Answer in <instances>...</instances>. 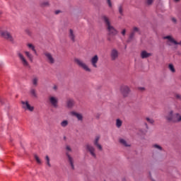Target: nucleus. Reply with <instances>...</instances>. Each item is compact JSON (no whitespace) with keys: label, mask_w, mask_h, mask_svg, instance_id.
<instances>
[{"label":"nucleus","mask_w":181,"mask_h":181,"mask_svg":"<svg viewBox=\"0 0 181 181\" xmlns=\"http://www.w3.org/2000/svg\"><path fill=\"white\" fill-rule=\"evenodd\" d=\"M0 103H2V99L0 98Z\"/></svg>","instance_id":"49530a36"},{"label":"nucleus","mask_w":181,"mask_h":181,"mask_svg":"<svg viewBox=\"0 0 181 181\" xmlns=\"http://www.w3.org/2000/svg\"><path fill=\"white\" fill-rule=\"evenodd\" d=\"M107 2L109 8H112V3L111 2V0H107Z\"/></svg>","instance_id":"c9c22d12"},{"label":"nucleus","mask_w":181,"mask_h":181,"mask_svg":"<svg viewBox=\"0 0 181 181\" xmlns=\"http://www.w3.org/2000/svg\"><path fill=\"white\" fill-rule=\"evenodd\" d=\"M66 156L67 157L68 162L71 165V169H74V159L73 158V157H71V156H70V153H69V152H71L72 151L71 147L70 146H66Z\"/></svg>","instance_id":"20e7f679"},{"label":"nucleus","mask_w":181,"mask_h":181,"mask_svg":"<svg viewBox=\"0 0 181 181\" xmlns=\"http://www.w3.org/2000/svg\"><path fill=\"white\" fill-rule=\"evenodd\" d=\"M0 36L6 40H8V42H13V37H12L11 33L8 31H3L0 30Z\"/></svg>","instance_id":"0eeeda50"},{"label":"nucleus","mask_w":181,"mask_h":181,"mask_svg":"<svg viewBox=\"0 0 181 181\" xmlns=\"http://www.w3.org/2000/svg\"><path fill=\"white\" fill-rule=\"evenodd\" d=\"M120 90L124 97H128V94H129V92L131 91V90H129V87L127 86H122L120 88Z\"/></svg>","instance_id":"4468645a"},{"label":"nucleus","mask_w":181,"mask_h":181,"mask_svg":"<svg viewBox=\"0 0 181 181\" xmlns=\"http://www.w3.org/2000/svg\"><path fill=\"white\" fill-rule=\"evenodd\" d=\"M119 56V52H118V49L115 48L112 49L110 52L111 60H117Z\"/></svg>","instance_id":"f8f14e48"},{"label":"nucleus","mask_w":181,"mask_h":181,"mask_svg":"<svg viewBox=\"0 0 181 181\" xmlns=\"http://www.w3.org/2000/svg\"><path fill=\"white\" fill-rule=\"evenodd\" d=\"M165 119L168 122H173L174 124H177L179 122H181V114L179 112L175 113L173 110H170L165 116Z\"/></svg>","instance_id":"f03ea898"},{"label":"nucleus","mask_w":181,"mask_h":181,"mask_svg":"<svg viewBox=\"0 0 181 181\" xmlns=\"http://www.w3.org/2000/svg\"><path fill=\"white\" fill-rule=\"evenodd\" d=\"M153 148H154V149H157V151H163V148L162 146H160V145L158 144H153Z\"/></svg>","instance_id":"c85d7f7f"},{"label":"nucleus","mask_w":181,"mask_h":181,"mask_svg":"<svg viewBox=\"0 0 181 181\" xmlns=\"http://www.w3.org/2000/svg\"><path fill=\"white\" fill-rule=\"evenodd\" d=\"M61 127H62V128H66V127H67L69 125V121L68 120H63L61 124H60Z\"/></svg>","instance_id":"a878e982"},{"label":"nucleus","mask_w":181,"mask_h":181,"mask_svg":"<svg viewBox=\"0 0 181 181\" xmlns=\"http://www.w3.org/2000/svg\"><path fill=\"white\" fill-rule=\"evenodd\" d=\"M132 31L135 33H138V32H139V28H138L137 27H134Z\"/></svg>","instance_id":"f704fd0d"},{"label":"nucleus","mask_w":181,"mask_h":181,"mask_svg":"<svg viewBox=\"0 0 181 181\" xmlns=\"http://www.w3.org/2000/svg\"><path fill=\"white\" fill-rule=\"evenodd\" d=\"M98 55H94L91 59H90V64H92L93 67L95 69H97L98 66L97 65V63H98Z\"/></svg>","instance_id":"2eb2a0df"},{"label":"nucleus","mask_w":181,"mask_h":181,"mask_svg":"<svg viewBox=\"0 0 181 181\" xmlns=\"http://www.w3.org/2000/svg\"><path fill=\"white\" fill-rule=\"evenodd\" d=\"M173 22H176V19L173 18Z\"/></svg>","instance_id":"c03bdc74"},{"label":"nucleus","mask_w":181,"mask_h":181,"mask_svg":"<svg viewBox=\"0 0 181 181\" xmlns=\"http://www.w3.org/2000/svg\"><path fill=\"white\" fill-rule=\"evenodd\" d=\"M127 33V30H125V29H124V30H122V35H123V36H125V34Z\"/></svg>","instance_id":"a19ab883"},{"label":"nucleus","mask_w":181,"mask_h":181,"mask_svg":"<svg viewBox=\"0 0 181 181\" xmlns=\"http://www.w3.org/2000/svg\"><path fill=\"white\" fill-rule=\"evenodd\" d=\"M152 56V53H149L146 51H142L141 52V59H148V57H151Z\"/></svg>","instance_id":"6ab92c4d"},{"label":"nucleus","mask_w":181,"mask_h":181,"mask_svg":"<svg viewBox=\"0 0 181 181\" xmlns=\"http://www.w3.org/2000/svg\"><path fill=\"white\" fill-rule=\"evenodd\" d=\"M175 98H177V100H181V95L179 94H176L175 95Z\"/></svg>","instance_id":"58836bf2"},{"label":"nucleus","mask_w":181,"mask_h":181,"mask_svg":"<svg viewBox=\"0 0 181 181\" xmlns=\"http://www.w3.org/2000/svg\"><path fill=\"white\" fill-rule=\"evenodd\" d=\"M146 2L147 5H152V4H153V0H146Z\"/></svg>","instance_id":"e433bc0d"},{"label":"nucleus","mask_w":181,"mask_h":181,"mask_svg":"<svg viewBox=\"0 0 181 181\" xmlns=\"http://www.w3.org/2000/svg\"><path fill=\"white\" fill-rule=\"evenodd\" d=\"M103 20L106 25L107 32L109 37H107L108 42H112L114 40V37H112L111 36H116V35H118V30L114 28V26L111 25V21H110V18L107 16H103Z\"/></svg>","instance_id":"f257e3e1"},{"label":"nucleus","mask_w":181,"mask_h":181,"mask_svg":"<svg viewBox=\"0 0 181 181\" xmlns=\"http://www.w3.org/2000/svg\"><path fill=\"white\" fill-rule=\"evenodd\" d=\"M86 149L89 152V153H90L93 158H97V154H95V148H94L93 146L88 144L86 145Z\"/></svg>","instance_id":"6e6552de"},{"label":"nucleus","mask_w":181,"mask_h":181,"mask_svg":"<svg viewBox=\"0 0 181 181\" xmlns=\"http://www.w3.org/2000/svg\"><path fill=\"white\" fill-rule=\"evenodd\" d=\"M139 90H140V91H145V88L144 87H139Z\"/></svg>","instance_id":"79ce46f5"},{"label":"nucleus","mask_w":181,"mask_h":181,"mask_svg":"<svg viewBox=\"0 0 181 181\" xmlns=\"http://www.w3.org/2000/svg\"><path fill=\"white\" fill-rule=\"evenodd\" d=\"M31 83L34 87H37L39 84V77L34 76L31 80Z\"/></svg>","instance_id":"a211bd4d"},{"label":"nucleus","mask_w":181,"mask_h":181,"mask_svg":"<svg viewBox=\"0 0 181 181\" xmlns=\"http://www.w3.org/2000/svg\"><path fill=\"white\" fill-rule=\"evenodd\" d=\"M76 102L73 99H68L66 101V105L68 108H73Z\"/></svg>","instance_id":"aec40b11"},{"label":"nucleus","mask_w":181,"mask_h":181,"mask_svg":"<svg viewBox=\"0 0 181 181\" xmlns=\"http://www.w3.org/2000/svg\"><path fill=\"white\" fill-rule=\"evenodd\" d=\"M118 9L120 15H124V7L122 6V4L119 5Z\"/></svg>","instance_id":"c756f323"},{"label":"nucleus","mask_w":181,"mask_h":181,"mask_svg":"<svg viewBox=\"0 0 181 181\" xmlns=\"http://www.w3.org/2000/svg\"><path fill=\"white\" fill-rule=\"evenodd\" d=\"M25 33H27V35H29V36L32 35V32H30L29 30H25Z\"/></svg>","instance_id":"ea45409f"},{"label":"nucleus","mask_w":181,"mask_h":181,"mask_svg":"<svg viewBox=\"0 0 181 181\" xmlns=\"http://www.w3.org/2000/svg\"><path fill=\"white\" fill-rule=\"evenodd\" d=\"M69 37L73 42H76V32H74V30L70 29L69 33Z\"/></svg>","instance_id":"f3484780"},{"label":"nucleus","mask_w":181,"mask_h":181,"mask_svg":"<svg viewBox=\"0 0 181 181\" xmlns=\"http://www.w3.org/2000/svg\"><path fill=\"white\" fill-rule=\"evenodd\" d=\"M2 15V12L0 11V16Z\"/></svg>","instance_id":"de8ad7c7"},{"label":"nucleus","mask_w":181,"mask_h":181,"mask_svg":"<svg viewBox=\"0 0 181 181\" xmlns=\"http://www.w3.org/2000/svg\"><path fill=\"white\" fill-rule=\"evenodd\" d=\"M50 3H49V1H44L41 3V6H42L43 8L46 7V6H49Z\"/></svg>","instance_id":"cd10ccee"},{"label":"nucleus","mask_w":181,"mask_h":181,"mask_svg":"<svg viewBox=\"0 0 181 181\" xmlns=\"http://www.w3.org/2000/svg\"><path fill=\"white\" fill-rule=\"evenodd\" d=\"M164 39H167V45L168 46H173V45H177V41L173 39V37L170 35H168L164 37Z\"/></svg>","instance_id":"ddd939ff"},{"label":"nucleus","mask_w":181,"mask_h":181,"mask_svg":"<svg viewBox=\"0 0 181 181\" xmlns=\"http://www.w3.org/2000/svg\"><path fill=\"white\" fill-rule=\"evenodd\" d=\"M26 57L28 59V60H30V62H31V63L33 62V55L32 54H30V52H29L28 51H25L24 52Z\"/></svg>","instance_id":"4be33fe9"},{"label":"nucleus","mask_w":181,"mask_h":181,"mask_svg":"<svg viewBox=\"0 0 181 181\" xmlns=\"http://www.w3.org/2000/svg\"><path fill=\"white\" fill-rule=\"evenodd\" d=\"M59 88V87L57 85H54L52 88V89L54 90V91H57V89Z\"/></svg>","instance_id":"4c0bfd02"},{"label":"nucleus","mask_w":181,"mask_h":181,"mask_svg":"<svg viewBox=\"0 0 181 181\" xmlns=\"http://www.w3.org/2000/svg\"><path fill=\"white\" fill-rule=\"evenodd\" d=\"M48 103L53 108L59 107V98L54 95H49L48 97Z\"/></svg>","instance_id":"39448f33"},{"label":"nucleus","mask_w":181,"mask_h":181,"mask_svg":"<svg viewBox=\"0 0 181 181\" xmlns=\"http://www.w3.org/2000/svg\"><path fill=\"white\" fill-rule=\"evenodd\" d=\"M100 139H101V136H95L94 140H93V145L98 149V151H103V146L100 144Z\"/></svg>","instance_id":"1a4fd4ad"},{"label":"nucleus","mask_w":181,"mask_h":181,"mask_svg":"<svg viewBox=\"0 0 181 181\" xmlns=\"http://www.w3.org/2000/svg\"><path fill=\"white\" fill-rule=\"evenodd\" d=\"M21 104L23 105V108L25 110L33 112L35 107L33 106H30L28 101H21Z\"/></svg>","instance_id":"9b49d317"},{"label":"nucleus","mask_w":181,"mask_h":181,"mask_svg":"<svg viewBox=\"0 0 181 181\" xmlns=\"http://www.w3.org/2000/svg\"><path fill=\"white\" fill-rule=\"evenodd\" d=\"M71 115L73 117H76L78 119V121L83 122V115L81 113H78L76 112L72 111L71 112Z\"/></svg>","instance_id":"dca6fc26"},{"label":"nucleus","mask_w":181,"mask_h":181,"mask_svg":"<svg viewBox=\"0 0 181 181\" xmlns=\"http://www.w3.org/2000/svg\"><path fill=\"white\" fill-rule=\"evenodd\" d=\"M146 120L147 121V122H148L149 124H154L155 120H153V119H151L149 117H146Z\"/></svg>","instance_id":"72a5a7b5"},{"label":"nucleus","mask_w":181,"mask_h":181,"mask_svg":"<svg viewBox=\"0 0 181 181\" xmlns=\"http://www.w3.org/2000/svg\"><path fill=\"white\" fill-rule=\"evenodd\" d=\"M74 62L76 63V64H77V66H78V67L84 70V71H86L87 73H91V69H90L88 65H87V64L84 62V61L78 58H75Z\"/></svg>","instance_id":"7ed1b4c3"},{"label":"nucleus","mask_w":181,"mask_h":181,"mask_svg":"<svg viewBox=\"0 0 181 181\" xmlns=\"http://www.w3.org/2000/svg\"><path fill=\"white\" fill-rule=\"evenodd\" d=\"M59 13H60V11L57 10L55 11V15H59Z\"/></svg>","instance_id":"37998d69"},{"label":"nucleus","mask_w":181,"mask_h":181,"mask_svg":"<svg viewBox=\"0 0 181 181\" xmlns=\"http://www.w3.org/2000/svg\"><path fill=\"white\" fill-rule=\"evenodd\" d=\"M45 160H46V164L49 168H52V164H50V158H49V156H45Z\"/></svg>","instance_id":"bb28decb"},{"label":"nucleus","mask_w":181,"mask_h":181,"mask_svg":"<svg viewBox=\"0 0 181 181\" xmlns=\"http://www.w3.org/2000/svg\"><path fill=\"white\" fill-rule=\"evenodd\" d=\"M135 33L133 30H132L130 35H129V40H132V39H134V37L135 36Z\"/></svg>","instance_id":"473e14b6"},{"label":"nucleus","mask_w":181,"mask_h":181,"mask_svg":"<svg viewBox=\"0 0 181 181\" xmlns=\"http://www.w3.org/2000/svg\"><path fill=\"white\" fill-rule=\"evenodd\" d=\"M168 69L171 71V73H176V69H175V66L173 64H168Z\"/></svg>","instance_id":"b1692460"},{"label":"nucleus","mask_w":181,"mask_h":181,"mask_svg":"<svg viewBox=\"0 0 181 181\" xmlns=\"http://www.w3.org/2000/svg\"><path fill=\"white\" fill-rule=\"evenodd\" d=\"M30 94L33 98H37V92L36 89L31 88L30 90Z\"/></svg>","instance_id":"412c9836"},{"label":"nucleus","mask_w":181,"mask_h":181,"mask_svg":"<svg viewBox=\"0 0 181 181\" xmlns=\"http://www.w3.org/2000/svg\"><path fill=\"white\" fill-rule=\"evenodd\" d=\"M116 127L117 128H121V127H122V121L121 119H116Z\"/></svg>","instance_id":"393cba45"},{"label":"nucleus","mask_w":181,"mask_h":181,"mask_svg":"<svg viewBox=\"0 0 181 181\" xmlns=\"http://www.w3.org/2000/svg\"><path fill=\"white\" fill-rule=\"evenodd\" d=\"M27 46L29 49H31V50H33V52H34V53H36V49H35V46L33 45L28 44Z\"/></svg>","instance_id":"2f4dec72"},{"label":"nucleus","mask_w":181,"mask_h":181,"mask_svg":"<svg viewBox=\"0 0 181 181\" xmlns=\"http://www.w3.org/2000/svg\"><path fill=\"white\" fill-rule=\"evenodd\" d=\"M119 144H121V145H123V146H126V147L131 146V144L127 142V141L124 139H119Z\"/></svg>","instance_id":"5701e85b"},{"label":"nucleus","mask_w":181,"mask_h":181,"mask_svg":"<svg viewBox=\"0 0 181 181\" xmlns=\"http://www.w3.org/2000/svg\"><path fill=\"white\" fill-rule=\"evenodd\" d=\"M175 2H179L180 0H175Z\"/></svg>","instance_id":"a18cd8bd"},{"label":"nucleus","mask_w":181,"mask_h":181,"mask_svg":"<svg viewBox=\"0 0 181 181\" xmlns=\"http://www.w3.org/2000/svg\"><path fill=\"white\" fill-rule=\"evenodd\" d=\"M44 56L45 57V59L47 60V63L49 64H54V57H53V55L50 54L49 52H45Z\"/></svg>","instance_id":"9d476101"},{"label":"nucleus","mask_w":181,"mask_h":181,"mask_svg":"<svg viewBox=\"0 0 181 181\" xmlns=\"http://www.w3.org/2000/svg\"><path fill=\"white\" fill-rule=\"evenodd\" d=\"M34 158L37 162V163H38V165H42V160H40V158H39V156H37V155H35Z\"/></svg>","instance_id":"7c9ffc66"},{"label":"nucleus","mask_w":181,"mask_h":181,"mask_svg":"<svg viewBox=\"0 0 181 181\" xmlns=\"http://www.w3.org/2000/svg\"><path fill=\"white\" fill-rule=\"evenodd\" d=\"M17 56L24 67H29L30 69V64H29L28 59L23 56V54L18 52Z\"/></svg>","instance_id":"423d86ee"}]
</instances>
